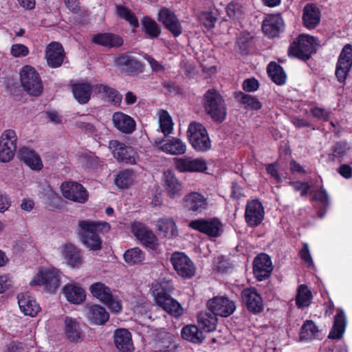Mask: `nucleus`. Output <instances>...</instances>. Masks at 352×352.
Here are the masks:
<instances>
[{"instance_id": "56", "label": "nucleus", "mask_w": 352, "mask_h": 352, "mask_svg": "<svg viewBox=\"0 0 352 352\" xmlns=\"http://www.w3.org/2000/svg\"><path fill=\"white\" fill-rule=\"evenodd\" d=\"M103 98L107 99L108 102L116 106H120L122 100V96L117 89L109 86Z\"/></svg>"}, {"instance_id": "4", "label": "nucleus", "mask_w": 352, "mask_h": 352, "mask_svg": "<svg viewBox=\"0 0 352 352\" xmlns=\"http://www.w3.org/2000/svg\"><path fill=\"white\" fill-rule=\"evenodd\" d=\"M187 135L190 144L197 152H206L211 148L212 143L208 131L201 123H190Z\"/></svg>"}, {"instance_id": "14", "label": "nucleus", "mask_w": 352, "mask_h": 352, "mask_svg": "<svg viewBox=\"0 0 352 352\" xmlns=\"http://www.w3.org/2000/svg\"><path fill=\"white\" fill-rule=\"evenodd\" d=\"M175 169L182 173H204L208 169L207 162L203 158L182 157L173 158Z\"/></svg>"}, {"instance_id": "22", "label": "nucleus", "mask_w": 352, "mask_h": 352, "mask_svg": "<svg viewBox=\"0 0 352 352\" xmlns=\"http://www.w3.org/2000/svg\"><path fill=\"white\" fill-rule=\"evenodd\" d=\"M253 274L258 281L267 278L272 271L270 257L265 253L257 255L253 261Z\"/></svg>"}, {"instance_id": "3", "label": "nucleus", "mask_w": 352, "mask_h": 352, "mask_svg": "<svg viewBox=\"0 0 352 352\" xmlns=\"http://www.w3.org/2000/svg\"><path fill=\"white\" fill-rule=\"evenodd\" d=\"M206 113L214 122L222 123L227 116V107L223 97L214 89H209L203 96Z\"/></svg>"}, {"instance_id": "8", "label": "nucleus", "mask_w": 352, "mask_h": 352, "mask_svg": "<svg viewBox=\"0 0 352 352\" xmlns=\"http://www.w3.org/2000/svg\"><path fill=\"white\" fill-rule=\"evenodd\" d=\"M109 148L118 162L135 164L138 159V153L131 146L117 140L109 142Z\"/></svg>"}, {"instance_id": "34", "label": "nucleus", "mask_w": 352, "mask_h": 352, "mask_svg": "<svg viewBox=\"0 0 352 352\" xmlns=\"http://www.w3.org/2000/svg\"><path fill=\"white\" fill-rule=\"evenodd\" d=\"M65 334L70 342L78 343L83 340V333L76 319L67 316L65 319Z\"/></svg>"}, {"instance_id": "40", "label": "nucleus", "mask_w": 352, "mask_h": 352, "mask_svg": "<svg viewBox=\"0 0 352 352\" xmlns=\"http://www.w3.org/2000/svg\"><path fill=\"white\" fill-rule=\"evenodd\" d=\"M197 322L206 332H212L217 328L218 320L217 316L208 310L198 314Z\"/></svg>"}, {"instance_id": "13", "label": "nucleus", "mask_w": 352, "mask_h": 352, "mask_svg": "<svg viewBox=\"0 0 352 352\" xmlns=\"http://www.w3.org/2000/svg\"><path fill=\"white\" fill-rule=\"evenodd\" d=\"M17 136L12 129L4 131L0 136V161L8 162L13 159L16 151Z\"/></svg>"}, {"instance_id": "10", "label": "nucleus", "mask_w": 352, "mask_h": 352, "mask_svg": "<svg viewBox=\"0 0 352 352\" xmlns=\"http://www.w3.org/2000/svg\"><path fill=\"white\" fill-rule=\"evenodd\" d=\"M114 63L121 72L131 76L141 74L144 70V65L131 52L118 54L116 57Z\"/></svg>"}, {"instance_id": "63", "label": "nucleus", "mask_w": 352, "mask_h": 352, "mask_svg": "<svg viewBox=\"0 0 352 352\" xmlns=\"http://www.w3.org/2000/svg\"><path fill=\"white\" fill-rule=\"evenodd\" d=\"M266 171L277 182H281V176L278 170V163L274 162L266 165Z\"/></svg>"}, {"instance_id": "37", "label": "nucleus", "mask_w": 352, "mask_h": 352, "mask_svg": "<svg viewBox=\"0 0 352 352\" xmlns=\"http://www.w3.org/2000/svg\"><path fill=\"white\" fill-rule=\"evenodd\" d=\"M156 228L160 234L166 238H173L178 235L175 222L171 217H164L156 222Z\"/></svg>"}, {"instance_id": "50", "label": "nucleus", "mask_w": 352, "mask_h": 352, "mask_svg": "<svg viewBox=\"0 0 352 352\" xmlns=\"http://www.w3.org/2000/svg\"><path fill=\"white\" fill-rule=\"evenodd\" d=\"M45 205L51 211L60 210L65 206V201L58 193L51 190L46 195Z\"/></svg>"}, {"instance_id": "1", "label": "nucleus", "mask_w": 352, "mask_h": 352, "mask_svg": "<svg viewBox=\"0 0 352 352\" xmlns=\"http://www.w3.org/2000/svg\"><path fill=\"white\" fill-rule=\"evenodd\" d=\"M151 289L157 306L175 317H179L183 314L180 303L171 297L170 294L173 289L171 280L165 278L155 280L152 283Z\"/></svg>"}, {"instance_id": "45", "label": "nucleus", "mask_w": 352, "mask_h": 352, "mask_svg": "<svg viewBox=\"0 0 352 352\" xmlns=\"http://www.w3.org/2000/svg\"><path fill=\"white\" fill-rule=\"evenodd\" d=\"M234 97L246 109L258 111L263 107L262 103L254 96L239 91L235 92Z\"/></svg>"}, {"instance_id": "54", "label": "nucleus", "mask_w": 352, "mask_h": 352, "mask_svg": "<svg viewBox=\"0 0 352 352\" xmlns=\"http://www.w3.org/2000/svg\"><path fill=\"white\" fill-rule=\"evenodd\" d=\"M312 200L318 201L322 206L324 212L321 215L319 214L320 217H322L329 206V199L327 190L323 187H321L315 192Z\"/></svg>"}, {"instance_id": "30", "label": "nucleus", "mask_w": 352, "mask_h": 352, "mask_svg": "<svg viewBox=\"0 0 352 352\" xmlns=\"http://www.w3.org/2000/svg\"><path fill=\"white\" fill-rule=\"evenodd\" d=\"M18 158L33 170H40L43 167L39 155L28 147L23 146L19 149Z\"/></svg>"}, {"instance_id": "48", "label": "nucleus", "mask_w": 352, "mask_h": 352, "mask_svg": "<svg viewBox=\"0 0 352 352\" xmlns=\"http://www.w3.org/2000/svg\"><path fill=\"white\" fill-rule=\"evenodd\" d=\"M313 298L311 292L308 287L305 285H300L296 296V305L298 308H304L309 307Z\"/></svg>"}, {"instance_id": "41", "label": "nucleus", "mask_w": 352, "mask_h": 352, "mask_svg": "<svg viewBox=\"0 0 352 352\" xmlns=\"http://www.w3.org/2000/svg\"><path fill=\"white\" fill-rule=\"evenodd\" d=\"M142 31L147 38L153 39L157 38L162 29L160 25L151 17L144 16L141 19Z\"/></svg>"}, {"instance_id": "31", "label": "nucleus", "mask_w": 352, "mask_h": 352, "mask_svg": "<svg viewBox=\"0 0 352 352\" xmlns=\"http://www.w3.org/2000/svg\"><path fill=\"white\" fill-rule=\"evenodd\" d=\"M113 340L116 348L121 352H132L134 346L131 332L126 329H118L114 331Z\"/></svg>"}, {"instance_id": "35", "label": "nucleus", "mask_w": 352, "mask_h": 352, "mask_svg": "<svg viewBox=\"0 0 352 352\" xmlns=\"http://www.w3.org/2000/svg\"><path fill=\"white\" fill-rule=\"evenodd\" d=\"M346 327V315L342 309H339L334 316L333 327L328 338L333 340L341 339Z\"/></svg>"}, {"instance_id": "60", "label": "nucleus", "mask_w": 352, "mask_h": 352, "mask_svg": "<svg viewBox=\"0 0 352 352\" xmlns=\"http://www.w3.org/2000/svg\"><path fill=\"white\" fill-rule=\"evenodd\" d=\"M289 184L293 186L295 191H300L301 197L307 196L309 190L311 189V186L308 182H290Z\"/></svg>"}, {"instance_id": "15", "label": "nucleus", "mask_w": 352, "mask_h": 352, "mask_svg": "<svg viewBox=\"0 0 352 352\" xmlns=\"http://www.w3.org/2000/svg\"><path fill=\"white\" fill-rule=\"evenodd\" d=\"M207 307L217 316L227 318L234 312L236 306L234 300L226 296H214L208 301Z\"/></svg>"}, {"instance_id": "64", "label": "nucleus", "mask_w": 352, "mask_h": 352, "mask_svg": "<svg viewBox=\"0 0 352 352\" xmlns=\"http://www.w3.org/2000/svg\"><path fill=\"white\" fill-rule=\"evenodd\" d=\"M237 45L239 50L243 53H248L252 44V38L248 36H241L237 40Z\"/></svg>"}, {"instance_id": "18", "label": "nucleus", "mask_w": 352, "mask_h": 352, "mask_svg": "<svg viewBox=\"0 0 352 352\" xmlns=\"http://www.w3.org/2000/svg\"><path fill=\"white\" fill-rule=\"evenodd\" d=\"M262 31L270 38L279 36L284 31L285 22L280 13L267 14L262 23Z\"/></svg>"}, {"instance_id": "33", "label": "nucleus", "mask_w": 352, "mask_h": 352, "mask_svg": "<svg viewBox=\"0 0 352 352\" xmlns=\"http://www.w3.org/2000/svg\"><path fill=\"white\" fill-rule=\"evenodd\" d=\"M18 304L21 311L26 316H36L41 310L36 300L27 293L18 295Z\"/></svg>"}, {"instance_id": "61", "label": "nucleus", "mask_w": 352, "mask_h": 352, "mask_svg": "<svg viewBox=\"0 0 352 352\" xmlns=\"http://www.w3.org/2000/svg\"><path fill=\"white\" fill-rule=\"evenodd\" d=\"M259 87V82L255 78H247L243 82V89L246 92H254Z\"/></svg>"}, {"instance_id": "25", "label": "nucleus", "mask_w": 352, "mask_h": 352, "mask_svg": "<svg viewBox=\"0 0 352 352\" xmlns=\"http://www.w3.org/2000/svg\"><path fill=\"white\" fill-rule=\"evenodd\" d=\"M75 100L80 104L89 102L92 94L91 83L87 80H78L70 85Z\"/></svg>"}, {"instance_id": "59", "label": "nucleus", "mask_w": 352, "mask_h": 352, "mask_svg": "<svg viewBox=\"0 0 352 352\" xmlns=\"http://www.w3.org/2000/svg\"><path fill=\"white\" fill-rule=\"evenodd\" d=\"M172 343L173 336L170 333H167L164 338L157 341L155 346L160 351H166L170 349Z\"/></svg>"}, {"instance_id": "43", "label": "nucleus", "mask_w": 352, "mask_h": 352, "mask_svg": "<svg viewBox=\"0 0 352 352\" xmlns=\"http://www.w3.org/2000/svg\"><path fill=\"white\" fill-rule=\"evenodd\" d=\"M181 335L183 339L195 344H201L205 338L203 332L195 324L184 326Z\"/></svg>"}, {"instance_id": "53", "label": "nucleus", "mask_w": 352, "mask_h": 352, "mask_svg": "<svg viewBox=\"0 0 352 352\" xmlns=\"http://www.w3.org/2000/svg\"><path fill=\"white\" fill-rule=\"evenodd\" d=\"M160 128L164 136L170 134L173 129V122L168 111H164L160 117Z\"/></svg>"}, {"instance_id": "11", "label": "nucleus", "mask_w": 352, "mask_h": 352, "mask_svg": "<svg viewBox=\"0 0 352 352\" xmlns=\"http://www.w3.org/2000/svg\"><path fill=\"white\" fill-rule=\"evenodd\" d=\"M352 67V45L346 44L338 56L335 75L337 80L344 85Z\"/></svg>"}, {"instance_id": "26", "label": "nucleus", "mask_w": 352, "mask_h": 352, "mask_svg": "<svg viewBox=\"0 0 352 352\" xmlns=\"http://www.w3.org/2000/svg\"><path fill=\"white\" fill-rule=\"evenodd\" d=\"M131 231L134 236L141 241V243L151 249H155L157 245L156 236L142 223H134L131 226Z\"/></svg>"}, {"instance_id": "38", "label": "nucleus", "mask_w": 352, "mask_h": 352, "mask_svg": "<svg viewBox=\"0 0 352 352\" xmlns=\"http://www.w3.org/2000/svg\"><path fill=\"white\" fill-rule=\"evenodd\" d=\"M63 292L66 299L71 303L78 305L85 300V292L80 286L67 284L64 286Z\"/></svg>"}, {"instance_id": "36", "label": "nucleus", "mask_w": 352, "mask_h": 352, "mask_svg": "<svg viewBox=\"0 0 352 352\" xmlns=\"http://www.w3.org/2000/svg\"><path fill=\"white\" fill-rule=\"evenodd\" d=\"M87 319L92 324L102 325L109 320V314L101 305H93L89 307Z\"/></svg>"}, {"instance_id": "44", "label": "nucleus", "mask_w": 352, "mask_h": 352, "mask_svg": "<svg viewBox=\"0 0 352 352\" xmlns=\"http://www.w3.org/2000/svg\"><path fill=\"white\" fill-rule=\"evenodd\" d=\"M135 177V175L133 169H124L115 175L114 184L120 189H126L133 184Z\"/></svg>"}, {"instance_id": "19", "label": "nucleus", "mask_w": 352, "mask_h": 352, "mask_svg": "<svg viewBox=\"0 0 352 352\" xmlns=\"http://www.w3.org/2000/svg\"><path fill=\"white\" fill-rule=\"evenodd\" d=\"M242 302L245 305L247 310L253 314H257L263 310V300L261 296L258 293L255 287H246L241 294Z\"/></svg>"}, {"instance_id": "52", "label": "nucleus", "mask_w": 352, "mask_h": 352, "mask_svg": "<svg viewBox=\"0 0 352 352\" xmlns=\"http://www.w3.org/2000/svg\"><path fill=\"white\" fill-rule=\"evenodd\" d=\"M116 10L117 14L119 17L126 20L134 28L139 27L138 17L129 8L123 6H118Z\"/></svg>"}, {"instance_id": "23", "label": "nucleus", "mask_w": 352, "mask_h": 352, "mask_svg": "<svg viewBox=\"0 0 352 352\" xmlns=\"http://www.w3.org/2000/svg\"><path fill=\"white\" fill-rule=\"evenodd\" d=\"M184 208L193 213H201L208 208V199L197 192L188 193L183 199Z\"/></svg>"}, {"instance_id": "9", "label": "nucleus", "mask_w": 352, "mask_h": 352, "mask_svg": "<svg viewBox=\"0 0 352 352\" xmlns=\"http://www.w3.org/2000/svg\"><path fill=\"white\" fill-rule=\"evenodd\" d=\"M170 261L177 274L183 278L190 279L195 275L196 267L194 263L185 253L173 252Z\"/></svg>"}, {"instance_id": "20", "label": "nucleus", "mask_w": 352, "mask_h": 352, "mask_svg": "<svg viewBox=\"0 0 352 352\" xmlns=\"http://www.w3.org/2000/svg\"><path fill=\"white\" fill-rule=\"evenodd\" d=\"M157 20L168 30L174 37H178L182 33V26L174 12L167 8H161L157 14Z\"/></svg>"}, {"instance_id": "12", "label": "nucleus", "mask_w": 352, "mask_h": 352, "mask_svg": "<svg viewBox=\"0 0 352 352\" xmlns=\"http://www.w3.org/2000/svg\"><path fill=\"white\" fill-rule=\"evenodd\" d=\"M188 226L210 237H218L223 232L222 223L217 217L192 220L189 223Z\"/></svg>"}, {"instance_id": "24", "label": "nucleus", "mask_w": 352, "mask_h": 352, "mask_svg": "<svg viewBox=\"0 0 352 352\" xmlns=\"http://www.w3.org/2000/svg\"><path fill=\"white\" fill-rule=\"evenodd\" d=\"M91 43L108 49L119 48L123 45L124 40L119 34L112 32H98L91 37Z\"/></svg>"}, {"instance_id": "58", "label": "nucleus", "mask_w": 352, "mask_h": 352, "mask_svg": "<svg viewBox=\"0 0 352 352\" xmlns=\"http://www.w3.org/2000/svg\"><path fill=\"white\" fill-rule=\"evenodd\" d=\"M29 49L23 44H13L10 49V53L14 57H24L28 55Z\"/></svg>"}, {"instance_id": "6", "label": "nucleus", "mask_w": 352, "mask_h": 352, "mask_svg": "<svg viewBox=\"0 0 352 352\" xmlns=\"http://www.w3.org/2000/svg\"><path fill=\"white\" fill-rule=\"evenodd\" d=\"M314 36L300 34L290 43L288 56L305 61L309 60L314 51Z\"/></svg>"}, {"instance_id": "62", "label": "nucleus", "mask_w": 352, "mask_h": 352, "mask_svg": "<svg viewBox=\"0 0 352 352\" xmlns=\"http://www.w3.org/2000/svg\"><path fill=\"white\" fill-rule=\"evenodd\" d=\"M104 304L106 305L109 309L114 313H119L122 309L121 301L117 298H115L113 295H111V299L107 300Z\"/></svg>"}, {"instance_id": "7", "label": "nucleus", "mask_w": 352, "mask_h": 352, "mask_svg": "<svg viewBox=\"0 0 352 352\" xmlns=\"http://www.w3.org/2000/svg\"><path fill=\"white\" fill-rule=\"evenodd\" d=\"M60 276L53 270H40L30 282L31 286H43L47 292L54 293L60 285Z\"/></svg>"}, {"instance_id": "55", "label": "nucleus", "mask_w": 352, "mask_h": 352, "mask_svg": "<svg viewBox=\"0 0 352 352\" xmlns=\"http://www.w3.org/2000/svg\"><path fill=\"white\" fill-rule=\"evenodd\" d=\"M199 21L207 30H210L214 28L217 18L212 12H204L199 16Z\"/></svg>"}, {"instance_id": "39", "label": "nucleus", "mask_w": 352, "mask_h": 352, "mask_svg": "<svg viewBox=\"0 0 352 352\" xmlns=\"http://www.w3.org/2000/svg\"><path fill=\"white\" fill-rule=\"evenodd\" d=\"M63 255L67 263L74 267H79L82 263L80 251L72 243L63 245Z\"/></svg>"}, {"instance_id": "27", "label": "nucleus", "mask_w": 352, "mask_h": 352, "mask_svg": "<svg viewBox=\"0 0 352 352\" xmlns=\"http://www.w3.org/2000/svg\"><path fill=\"white\" fill-rule=\"evenodd\" d=\"M113 126L123 134H131L136 129V122L130 116L122 112L116 111L112 116Z\"/></svg>"}, {"instance_id": "51", "label": "nucleus", "mask_w": 352, "mask_h": 352, "mask_svg": "<svg viewBox=\"0 0 352 352\" xmlns=\"http://www.w3.org/2000/svg\"><path fill=\"white\" fill-rule=\"evenodd\" d=\"M350 147L349 146L348 143L346 142H337L332 146L330 158L332 160H337L339 162H342L344 157L346 155Z\"/></svg>"}, {"instance_id": "28", "label": "nucleus", "mask_w": 352, "mask_h": 352, "mask_svg": "<svg viewBox=\"0 0 352 352\" xmlns=\"http://www.w3.org/2000/svg\"><path fill=\"white\" fill-rule=\"evenodd\" d=\"M321 11L314 3H307L302 10V22L308 30L316 28L320 23Z\"/></svg>"}, {"instance_id": "29", "label": "nucleus", "mask_w": 352, "mask_h": 352, "mask_svg": "<svg viewBox=\"0 0 352 352\" xmlns=\"http://www.w3.org/2000/svg\"><path fill=\"white\" fill-rule=\"evenodd\" d=\"M162 180L164 188L168 197L175 199L182 195L183 183L172 170L164 171Z\"/></svg>"}, {"instance_id": "21", "label": "nucleus", "mask_w": 352, "mask_h": 352, "mask_svg": "<svg viewBox=\"0 0 352 352\" xmlns=\"http://www.w3.org/2000/svg\"><path fill=\"white\" fill-rule=\"evenodd\" d=\"M65 56L64 48L60 43L52 41L47 45L45 51V58L47 65L51 68L60 67Z\"/></svg>"}, {"instance_id": "17", "label": "nucleus", "mask_w": 352, "mask_h": 352, "mask_svg": "<svg viewBox=\"0 0 352 352\" xmlns=\"http://www.w3.org/2000/svg\"><path fill=\"white\" fill-rule=\"evenodd\" d=\"M60 188L63 197L74 202L85 204L89 199L87 190L78 182H65L62 184Z\"/></svg>"}, {"instance_id": "16", "label": "nucleus", "mask_w": 352, "mask_h": 352, "mask_svg": "<svg viewBox=\"0 0 352 352\" xmlns=\"http://www.w3.org/2000/svg\"><path fill=\"white\" fill-rule=\"evenodd\" d=\"M265 211L262 203L258 199L248 200L244 219L248 226L256 228L258 226L264 219Z\"/></svg>"}, {"instance_id": "5", "label": "nucleus", "mask_w": 352, "mask_h": 352, "mask_svg": "<svg viewBox=\"0 0 352 352\" xmlns=\"http://www.w3.org/2000/svg\"><path fill=\"white\" fill-rule=\"evenodd\" d=\"M20 81L23 89L30 96H38L43 91L40 74L31 65H27L21 69Z\"/></svg>"}, {"instance_id": "2", "label": "nucleus", "mask_w": 352, "mask_h": 352, "mask_svg": "<svg viewBox=\"0 0 352 352\" xmlns=\"http://www.w3.org/2000/svg\"><path fill=\"white\" fill-rule=\"evenodd\" d=\"M79 230L78 234L82 244L89 250L97 251L102 248V240L99 232L103 230H110V225L107 222L80 220L78 223Z\"/></svg>"}, {"instance_id": "57", "label": "nucleus", "mask_w": 352, "mask_h": 352, "mask_svg": "<svg viewBox=\"0 0 352 352\" xmlns=\"http://www.w3.org/2000/svg\"><path fill=\"white\" fill-rule=\"evenodd\" d=\"M312 116L322 122H327L329 119L331 113L324 108L314 107L310 109Z\"/></svg>"}, {"instance_id": "42", "label": "nucleus", "mask_w": 352, "mask_h": 352, "mask_svg": "<svg viewBox=\"0 0 352 352\" xmlns=\"http://www.w3.org/2000/svg\"><path fill=\"white\" fill-rule=\"evenodd\" d=\"M267 72L272 81L277 85L282 86L286 83L287 75L283 67L276 62H270L267 67Z\"/></svg>"}, {"instance_id": "49", "label": "nucleus", "mask_w": 352, "mask_h": 352, "mask_svg": "<svg viewBox=\"0 0 352 352\" xmlns=\"http://www.w3.org/2000/svg\"><path fill=\"white\" fill-rule=\"evenodd\" d=\"M123 256L125 262L129 265L140 264L144 260V253L139 248L127 250Z\"/></svg>"}, {"instance_id": "47", "label": "nucleus", "mask_w": 352, "mask_h": 352, "mask_svg": "<svg viewBox=\"0 0 352 352\" xmlns=\"http://www.w3.org/2000/svg\"><path fill=\"white\" fill-rule=\"evenodd\" d=\"M319 330L313 320H307L301 327L300 331V340H311L318 338Z\"/></svg>"}, {"instance_id": "46", "label": "nucleus", "mask_w": 352, "mask_h": 352, "mask_svg": "<svg viewBox=\"0 0 352 352\" xmlns=\"http://www.w3.org/2000/svg\"><path fill=\"white\" fill-rule=\"evenodd\" d=\"M89 290L94 297L103 303L111 298L112 294L110 288L101 282L93 283L90 286Z\"/></svg>"}, {"instance_id": "32", "label": "nucleus", "mask_w": 352, "mask_h": 352, "mask_svg": "<svg viewBox=\"0 0 352 352\" xmlns=\"http://www.w3.org/2000/svg\"><path fill=\"white\" fill-rule=\"evenodd\" d=\"M163 139L155 140V144L159 146L163 151L171 155H183L186 153V144L180 139L171 138L166 143H164Z\"/></svg>"}]
</instances>
